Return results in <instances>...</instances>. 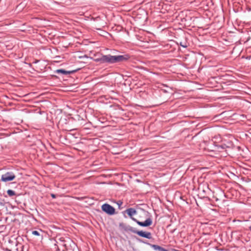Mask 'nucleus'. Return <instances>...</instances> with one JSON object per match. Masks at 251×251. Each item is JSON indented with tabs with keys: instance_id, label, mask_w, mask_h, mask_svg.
Segmentation results:
<instances>
[{
	"instance_id": "obj_1",
	"label": "nucleus",
	"mask_w": 251,
	"mask_h": 251,
	"mask_svg": "<svg viewBox=\"0 0 251 251\" xmlns=\"http://www.w3.org/2000/svg\"><path fill=\"white\" fill-rule=\"evenodd\" d=\"M129 58L130 55L128 54L119 55L101 54L98 57L94 58V61L100 64L109 65L125 62L128 60Z\"/></svg>"
},
{
	"instance_id": "obj_2",
	"label": "nucleus",
	"mask_w": 251,
	"mask_h": 251,
	"mask_svg": "<svg viewBox=\"0 0 251 251\" xmlns=\"http://www.w3.org/2000/svg\"><path fill=\"white\" fill-rule=\"evenodd\" d=\"M126 212L127 215H128L129 217H130V218H131V219L134 220V222H136L138 225L141 226H149L152 224V221L151 218H148L146 219V221L141 222L135 219V218H132V216L136 213V211L133 208H129L126 210Z\"/></svg>"
},
{
	"instance_id": "obj_3",
	"label": "nucleus",
	"mask_w": 251,
	"mask_h": 251,
	"mask_svg": "<svg viewBox=\"0 0 251 251\" xmlns=\"http://www.w3.org/2000/svg\"><path fill=\"white\" fill-rule=\"evenodd\" d=\"M16 176L12 172H8L1 176V181L4 182L11 181L15 179Z\"/></svg>"
},
{
	"instance_id": "obj_4",
	"label": "nucleus",
	"mask_w": 251,
	"mask_h": 251,
	"mask_svg": "<svg viewBox=\"0 0 251 251\" xmlns=\"http://www.w3.org/2000/svg\"><path fill=\"white\" fill-rule=\"evenodd\" d=\"M101 210L102 211L105 212L110 215H113L115 213V209L114 207L108 204V203H105L101 205Z\"/></svg>"
},
{
	"instance_id": "obj_5",
	"label": "nucleus",
	"mask_w": 251,
	"mask_h": 251,
	"mask_svg": "<svg viewBox=\"0 0 251 251\" xmlns=\"http://www.w3.org/2000/svg\"><path fill=\"white\" fill-rule=\"evenodd\" d=\"M134 233L142 237L146 238L149 239H151V232L142 231H134Z\"/></svg>"
},
{
	"instance_id": "obj_6",
	"label": "nucleus",
	"mask_w": 251,
	"mask_h": 251,
	"mask_svg": "<svg viewBox=\"0 0 251 251\" xmlns=\"http://www.w3.org/2000/svg\"><path fill=\"white\" fill-rule=\"evenodd\" d=\"M56 246L59 250L61 249L64 251V248L66 247V241L63 237L59 238L58 240L56 241Z\"/></svg>"
},
{
	"instance_id": "obj_7",
	"label": "nucleus",
	"mask_w": 251,
	"mask_h": 251,
	"mask_svg": "<svg viewBox=\"0 0 251 251\" xmlns=\"http://www.w3.org/2000/svg\"><path fill=\"white\" fill-rule=\"evenodd\" d=\"M76 72V70L73 71H66L64 69H58L56 70L55 72L57 74H62L64 75H68L75 73Z\"/></svg>"
},
{
	"instance_id": "obj_8",
	"label": "nucleus",
	"mask_w": 251,
	"mask_h": 251,
	"mask_svg": "<svg viewBox=\"0 0 251 251\" xmlns=\"http://www.w3.org/2000/svg\"><path fill=\"white\" fill-rule=\"evenodd\" d=\"M152 248L154 249V250L159 251H167V250L162 248L158 245H152Z\"/></svg>"
},
{
	"instance_id": "obj_9",
	"label": "nucleus",
	"mask_w": 251,
	"mask_h": 251,
	"mask_svg": "<svg viewBox=\"0 0 251 251\" xmlns=\"http://www.w3.org/2000/svg\"><path fill=\"white\" fill-rule=\"evenodd\" d=\"M179 45L183 48H186L189 46V43L186 41H180Z\"/></svg>"
},
{
	"instance_id": "obj_10",
	"label": "nucleus",
	"mask_w": 251,
	"mask_h": 251,
	"mask_svg": "<svg viewBox=\"0 0 251 251\" xmlns=\"http://www.w3.org/2000/svg\"><path fill=\"white\" fill-rule=\"evenodd\" d=\"M7 194L10 197H13L16 195L15 192L11 190H8L7 191Z\"/></svg>"
},
{
	"instance_id": "obj_11",
	"label": "nucleus",
	"mask_w": 251,
	"mask_h": 251,
	"mask_svg": "<svg viewBox=\"0 0 251 251\" xmlns=\"http://www.w3.org/2000/svg\"><path fill=\"white\" fill-rule=\"evenodd\" d=\"M32 234L35 236H39L40 235L39 231L37 230H34L32 232Z\"/></svg>"
},
{
	"instance_id": "obj_12",
	"label": "nucleus",
	"mask_w": 251,
	"mask_h": 251,
	"mask_svg": "<svg viewBox=\"0 0 251 251\" xmlns=\"http://www.w3.org/2000/svg\"><path fill=\"white\" fill-rule=\"evenodd\" d=\"M51 197H52V198H53V199H55V198H56V196H55V195L53 194H51Z\"/></svg>"
},
{
	"instance_id": "obj_13",
	"label": "nucleus",
	"mask_w": 251,
	"mask_h": 251,
	"mask_svg": "<svg viewBox=\"0 0 251 251\" xmlns=\"http://www.w3.org/2000/svg\"><path fill=\"white\" fill-rule=\"evenodd\" d=\"M106 23L105 22H103L101 25V27H104L105 26Z\"/></svg>"
},
{
	"instance_id": "obj_14",
	"label": "nucleus",
	"mask_w": 251,
	"mask_h": 251,
	"mask_svg": "<svg viewBox=\"0 0 251 251\" xmlns=\"http://www.w3.org/2000/svg\"><path fill=\"white\" fill-rule=\"evenodd\" d=\"M39 61V60H36V61L34 62L35 63H37Z\"/></svg>"
},
{
	"instance_id": "obj_15",
	"label": "nucleus",
	"mask_w": 251,
	"mask_h": 251,
	"mask_svg": "<svg viewBox=\"0 0 251 251\" xmlns=\"http://www.w3.org/2000/svg\"><path fill=\"white\" fill-rule=\"evenodd\" d=\"M97 29H99V30H100V29H101V28H100H100H97Z\"/></svg>"
},
{
	"instance_id": "obj_16",
	"label": "nucleus",
	"mask_w": 251,
	"mask_h": 251,
	"mask_svg": "<svg viewBox=\"0 0 251 251\" xmlns=\"http://www.w3.org/2000/svg\"><path fill=\"white\" fill-rule=\"evenodd\" d=\"M174 251H177V250H175Z\"/></svg>"
},
{
	"instance_id": "obj_17",
	"label": "nucleus",
	"mask_w": 251,
	"mask_h": 251,
	"mask_svg": "<svg viewBox=\"0 0 251 251\" xmlns=\"http://www.w3.org/2000/svg\"><path fill=\"white\" fill-rule=\"evenodd\" d=\"M174 251H177V250H175Z\"/></svg>"
},
{
	"instance_id": "obj_18",
	"label": "nucleus",
	"mask_w": 251,
	"mask_h": 251,
	"mask_svg": "<svg viewBox=\"0 0 251 251\" xmlns=\"http://www.w3.org/2000/svg\"><path fill=\"white\" fill-rule=\"evenodd\" d=\"M250 230H251V226H250Z\"/></svg>"
}]
</instances>
